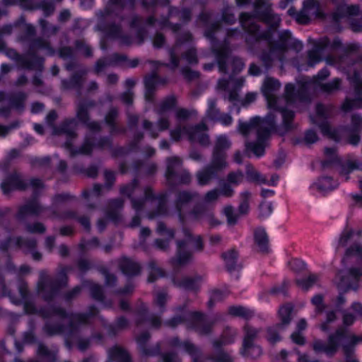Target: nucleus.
Here are the masks:
<instances>
[{
    "instance_id": "obj_1",
    "label": "nucleus",
    "mask_w": 362,
    "mask_h": 362,
    "mask_svg": "<svg viewBox=\"0 0 362 362\" xmlns=\"http://www.w3.org/2000/svg\"><path fill=\"white\" fill-rule=\"evenodd\" d=\"M279 88L280 83L277 80L273 78H267L263 83L262 92L267 98L269 107L281 112L283 117L281 127L283 128L284 132H286L294 128V124H293L294 113L292 111L281 108L279 106V103L281 99L277 98L274 93L278 90Z\"/></svg>"
},
{
    "instance_id": "obj_2",
    "label": "nucleus",
    "mask_w": 362,
    "mask_h": 362,
    "mask_svg": "<svg viewBox=\"0 0 362 362\" xmlns=\"http://www.w3.org/2000/svg\"><path fill=\"white\" fill-rule=\"evenodd\" d=\"M40 315L45 318H54L56 320L66 321L69 327L67 334L71 336L76 332L79 325L87 322L88 316L85 314H76L68 317L64 310L61 308L50 307L40 311Z\"/></svg>"
},
{
    "instance_id": "obj_3",
    "label": "nucleus",
    "mask_w": 362,
    "mask_h": 362,
    "mask_svg": "<svg viewBox=\"0 0 362 362\" xmlns=\"http://www.w3.org/2000/svg\"><path fill=\"white\" fill-rule=\"evenodd\" d=\"M346 332L344 328L340 327L328 337L327 342L320 339L313 340L311 345L313 351L316 354H325L329 356L335 355L341 345V339L346 336Z\"/></svg>"
},
{
    "instance_id": "obj_4",
    "label": "nucleus",
    "mask_w": 362,
    "mask_h": 362,
    "mask_svg": "<svg viewBox=\"0 0 362 362\" xmlns=\"http://www.w3.org/2000/svg\"><path fill=\"white\" fill-rule=\"evenodd\" d=\"M270 52L277 55L281 60L286 53L290 50L300 52L303 48L302 43L293 38L288 31L282 32L276 42H270Z\"/></svg>"
},
{
    "instance_id": "obj_5",
    "label": "nucleus",
    "mask_w": 362,
    "mask_h": 362,
    "mask_svg": "<svg viewBox=\"0 0 362 362\" xmlns=\"http://www.w3.org/2000/svg\"><path fill=\"white\" fill-rule=\"evenodd\" d=\"M200 199V194L196 191L180 190L175 194V208L177 213L180 221L185 223L189 216L188 208L193 202Z\"/></svg>"
},
{
    "instance_id": "obj_6",
    "label": "nucleus",
    "mask_w": 362,
    "mask_h": 362,
    "mask_svg": "<svg viewBox=\"0 0 362 362\" xmlns=\"http://www.w3.org/2000/svg\"><path fill=\"white\" fill-rule=\"evenodd\" d=\"M274 113H269L264 119L260 117H254L249 122H240L238 126L239 132L245 137H247L250 133L252 131L256 132L257 135V130L260 128L263 129H275L276 122Z\"/></svg>"
},
{
    "instance_id": "obj_7",
    "label": "nucleus",
    "mask_w": 362,
    "mask_h": 362,
    "mask_svg": "<svg viewBox=\"0 0 362 362\" xmlns=\"http://www.w3.org/2000/svg\"><path fill=\"white\" fill-rule=\"evenodd\" d=\"M244 338L243 342L242 354L251 359H256L262 354V349L259 346L254 344V340L258 337L259 329L249 324L243 327Z\"/></svg>"
},
{
    "instance_id": "obj_8",
    "label": "nucleus",
    "mask_w": 362,
    "mask_h": 362,
    "mask_svg": "<svg viewBox=\"0 0 362 362\" xmlns=\"http://www.w3.org/2000/svg\"><path fill=\"white\" fill-rule=\"evenodd\" d=\"M254 12L257 18L272 28H276L280 24L279 16L273 11L272 4L267 0H256Z\"/></svg>"
},
{
    "instance_id": "obj_9",
    "label": "nucleus",
    "mask_w": 362,
    "mask_h": 362,
    "mask_svg": "<svg viewBox=\"0 0 362 362\" xmlns=\"http://www.w3.org/2000/svg\"><path fill=\"white\" fill-rule=\"evenodd\" d=\"M139 180L134 179L132 182L123 185L119 187L120 194L131 199L132 206L136 211H141L145 206L144 199L136 198V192L139 189Z\"/></svg>"
},
{
    "instance_id": "obj_10",
    "label": "nucleus",
    "mask_w": 362,
    "mask_h": 362,
    "mask_svg": "<svg viewBox=\"0 0 362 362\" xmlns=\"http://www.w3.org/2000/svg\"><path fill=\"white\" fill-rule=\"evenodd\" d=\"M230 142L226 136H219L215 142L211 159L219 166H228L226 150L230 147Z\"/></svg>"
},
{
    "instance_id": "obj_11",
    "label": "nucleus",
    "mask_w": 362,
    "mask_h": 362,
    "mask_svg": "<svg viewBox=\"0 0 362 362\" xmlns=\"http://www.w3.org/2000/svg\"><path fill=\"white\" fill-rule=\"evenodd\" d=\"M227 166H219L211 159V163L199 170L196 174V179L199 185L204 186L209 185L218 173L226 168Z\"/></svg>"
},
{
    "instance_id": "obj_12",
    "label": "nucleus",
    "mask_w": 362,
    "mask_h": 362,
    "mask_svg": "<svg viewBox=\"0 0 362 362\" xmlns=\"http://www.w3.org/2000/svg\"><path fill=\"white\" fill-rule=\"evenodd\" d=\"M240 22L243 29L251 35H254L257 40H269L271 37L269 31L259 33V26L254 22V17L248 13H242L240 16Z\"/></svg>"
},
{
    "instance_id": "obj_13",
    "label": "nucleus",
    "mask_w": 362,
    "mask_h": 362,
    "mask_svg": "<svg viewBox=\"0 0 362 362\" xmlns=\"http://www.w3.org/2000/svg\"><path fill=\"white\" fill-rule=\"evenodd\" d=\"M274 129H263L260 128L257 130L256 141H246V150L251 151L255 156H260L264 154L266 142L269 139L271 132Z\"/></svg>"
},
{
    "instance_id": "obj_14",
    "label": "nucleus",
    "mask_w": 362,
    "mask_h": 362,
    "mask_svg": "<svg viewBox=\"0 0 362 362\" xmlns=\"http://www.w3.org/2000/svg\"><path fill=\"white\" fill-rule=\"evenodd\" d=\"M189 217L195 221L205 220L211 226H216L219 223L214 214L203 204H196L189 211Z\"/></svg>"
},
{
    "instance_id": "obj_15",
    "label": "nucleus",
    "mask_w": 362,
    "mask_h": 362,
    "mask_svg": "<svg viewBox=\"0 0 362 362\" xmlns=\"http://www.w3.org/2000/svg\"><path fill=\"white\" fill-rule=\"evenodd\" d=\"M207 130L208 128L205 124L189 127L187 129L188 139L192 142H197L203 146H208L211 141L209 136L206 133Z\"/></svg>"
},
{
    "instance_id": "obj_16",
    "label": "nucleus",
    "mask_w": 362,
    "mask_h": 362,
    "mask_svg": "<svg viewBox=\"0 0 362 362\" xmlns=\"http://www.w3.org/2000/svg\"><path fill=\"white\" fill-rule=\"evenodd\" d=\"M218 66L220 71L228 73V69H231V75L239 73L244 66L243 61L237 57H230L228 55H220L218 57Z\"/></svg>"
},
{
    "instance_id": "obj_17",
    "label": "nucleus",
    "mask_w": 362,
    "mask_h": 362,
    "mask_svg": "<svg viewBox=\"0 0 362 362\" xmlns=\"http://www.w3.org/2000/svg\"><path fill=\"white\" fill-rule=\"evenodd\" d=\"M177 243L176 256L171 259L174 268H179L187 265L192 259L191 252L187 250V243L182 240H178Z\"/></svg>"
},
{
    "instance_id": "obj_18",
    "label": "nucleus",
    "mask_w": 362,
    "mask_h": 362,
    "mask_svg": "<svg viewBox=\"0 0 362 362\" xmlns=\"http://www.w3.org/2000/svg\"><path fill=\"white\" fill-rule=\"evenodd\" d=\"M45 208L36 199L32 200L21 206L16 213V217L18 221H23L28 216H38Z\"/></svg>"
},
{
    "instance_id": "obj_19",
    "label": "nucleus",
    "mask_w": 362,
    "mask_h": 362,
    "mask_svg": "<svg viewBox=\"0 0 362 362\" xmlns=\"http://www.w3.org/2000/svg\"><path fill=\"white\" fill-rule=\"evenodd\" d=\"M168 80L165 78H160L156 72L145 78L146 93L145 97L147 100H152L156 88L159 86H165Z\"/></svg>"
},
{
    "instance_id": "obj_20",
    "label": "nucleus",
    "mask_w": 362,
    "mask_h": 362,
    "mask_svg": "<svg viewBox=\"0 0 362 362\" xmlns=\"http://www.w3.org/2000/svg\"><path fill=\"white\" fill-rule=\"evenodd\" d=\"M108 359L110 362H130L132 360L129 351L119 345L113 346L107 350Z\"/></svg>"
},
{
    "instance_id": "obj_21",
    "label": "nucleus",
    "mask_w": 362,
    "mask_h": 362,
    "mask_svg": "<svg viewBox=\"0 0 362 362\" xmlns=\"http://www.w3.org/2000/svg\"><path fill=\"white\" fill-rule=\"evenodd\" d=\"M182 161L178 157H170L167 159L165 177L169 184L175 182V178L182 170Z\"/></svg>"
},
{
    "instance_id": "obj_22",
    "label": "nucleus",
    "mask_w": 362,
    "mask_h": 362,
    "mask_svg": "<svg viewBox=\"0 0 362 362\" xmlns=\"http://www.w3.org/2000/svg\"><path fill=\"white\" fill-rule=\"evenodd\" d=\"M28 187V184L17 175L10 176L1 184V189L6 194L13 189L25 190Z\"/></svg>"
},
{
    "instance_id": "obj_23",
    "label": "nucleus",
    "mask_w": 362,
    "mask_h": 362,
    "mask_svg": "<svg viewBox=\"0 0 362 362\" xmlns=\"http://www.w3.org/2000/svg\"><path fill=\"white\" fill-rule=\"evenodd\" d=\"M118 265L123 274L133 276L140 274L141 267L140 264L127 257H122L118 260Z\"/></svg>"
},
{
    "instance_id": "obj_24",
    "label": "nucleus",
    "mask_w": 362,
    "mask_h": 362,
    "mask_svg": "<svg viewBox=\"0 0 362 362\" xmlns=\"http://www.w3.org/2000/svg\"><path fill=\"white\" fill-rule=\"evenodd\" d=\"M348 339L349 343L342 346V351L346 358L347 362H354V347L357 344L362 343V334H350Z\"/></svg>"
},
{
    "instance_id": "obj_25",
    "label": "nucleus",
    "mask_w": 362,
    "mask_h": 362,
    "mask_svg": "<svg viewBox=\"0 0 362 362\" xmlns=\"http://www.w3.org/2000/svg\"><path fill=\"white\" fill-rule=\"evenodd\" d=\"M201 281L199 276H175L173 279L174 285L187 290L197 291L199 289V282Z\"/></svg>"
},
{
    "instance_id": "obj_26",
    "label": "nucleus",
    "mask_w": 362,
    "mask_h": 362,
    "mask_svg": "<svg viewBox=\"0 0 362 362\" xmlns=\"http://www.w3.org/2000/svg\"><path fill=\"white\" fill-rule=\"evenodd\" d=\"M77 122L75 119L64 120L59 129H55L53 134L56 135L65 134L69 138L75 139L77 137L76 132Z\"/></svg>"
},
{
    "instance_id": "obj_27",
    "label": "nucleus",
    "mask_w": 362,
    "mask_h": 362,
    "mask_svg": "<svg viewBox=\"0 0 362 362\" xmlns=\"http://www.w3.org/2000/svg\"><path fill=\"white\" fill-rule=\"evenodd\" d=\"M358 13L359 8L358 6L341 4L333 13L332 16L335 21H338L342 18L356 16Z\"/></svg>"
},
{
    "instance_id": "obj_28",
    "label": "nucleus",
    "mask_w": 362,
    "mask_h": 362,
    "mask_svg": "<svg viewBox=\"0 0 362 362\" xmlns=\"http://www.w3.org/2000/svg\"><path fill=\"white\" fill-rule=\"evenodd\" d=\"M293 305L290 303L284 304L279 308V316L281 322L276 325V327L283 328L291 322L292 320L291 313L293 310Z\"/></svg>"
},
{
    "instance_id": "obj_29",
    "label": "nucleus",
    "mask_w": 362,
    "mask_h": 362,
    "mask_svg": "<svg viewBox=\"0 0 362 362\" xmlns=\"http://www.w3.org/2000/svg\"><path fill=\"white\" fill-rule=\"evenodd\" d=\"M95 103L93 101H80L77 104L76 107V117L77 119L83 124L87 123L90 119L88 109L91 107H93Z\"/></svg>"
},
{
    "instance_id": "obj_30",
    "label": "nucleus",
    "mask_w": 362,
    "mask_h": 362,
    "mask_svg": "<svg viewBox=\"0 0 362 362\" xmlns=\"http://www.w3.org/2000/svg\"><path fill=\"white\" fill-rule=\"evenodd\" d=\"M255 240L260 252H268L269 240L267 235L264 229L258 228L255 230Z\"/></svg>"
},
{
    "instance_id": "obj_31",
    "label": "nucleus",
    "mask_w": 362,
    "mask_h": 362,
    "mask_svg": "<svg viewBox=\"0 0 362 362\" xmlns=\"http://www.w3.org/2000/svg\"><path fill=\"white\" fill-rule=\"evenodd\" d=\"M302 10L310 19L320 16V4L316 0H307L304 2Z\"/></svg>"
},
{
    "instance_id": "obj_32",
    "label": "nucleus",
    "mask_w": 362,
    "mask_h": 362,
    "mask_svg": "<svg viewBox=\"0 0 362 362\" xmlns=\"http://www.w3.org/2000/svg\"><path fill=\"white\" fill-rule=\"evenodd\" d=\"M168 212L167 199L165 195L161 194L159 197L157 209L148 213L149 218H154L159 216L166 215Z\"/></svg>"
},
{
    "instance_id": "obj_33",
    "label": "nucleus",
    "mask_w": 362,
    "mask_h": 362,
    "mask_svg": "<svg viewBox=\"0 0 362 362\" xmlns=\"http://www.w3.org/2000/svg\"><path fill=\"white\" fill-rule=\"evenodd\" d=\"M123 206L124 201L122 199H115L111 200L108 205L107 216L114 221L118 220L119 218V214L117 211L118 209H121Z\"/></svg>"
},
{
    "instance_id": "obj_34",
    "label": "nucleus",
    "mask_w": 362,
    "mask_h": 362,
    "mask_svg": "<svg viewBox=\"0 0 362 362\" xmlns=\"http://www.w3.org/2000/svg\"><path fill=\"white\" fill-rule=\"evenodd\" d=\"M150 337V334L147 332H144L136 338V341L139 344L140 351L145 356H151L155 354L153 349L147 347L146 343Z\"/></svg>"
},
{
    "instance_id": "obj_35",
    "label": "nucleus",
    "mask_w": 362,
    "mask_h": 362,
    "mask_svg": "<svg viewBox=\"0 0 362 362\" xmlns=\"http://www.w3.org/2000/svg\"><path fill=\"white\" fill-rule=\"evenodd\" d=\"M182 233L184 235L183 240L186 242L187 245L189 243H194L196 250L200 251L203 249V242L201 236H194L191 230L186 228H183Z\"/></svg>"
},
{
    "instance_id": "obj_36",
    "label": "nucleus",
    "mask_w": 362,
    "mask_h": 362,
    "mask_svg": "<svg viewBox=\"0 0 362 362\" xmlns=\"http://www.w3.org/2000/svg\"><path fill=\"white\" fill-rule=\"evenodd\" d=\"M228 313L233 317H240L246 320L250 319L253 315L252 311L243 306H230Z\"/></svg>"
},
{
    "instance_id": "obj_37",
    "label": "nucleus",
    "mask_w": 362,
    "mask_h": 362,
    "mask_svg": "<svg viewBox=\"0 0 362 362\" xmlns=\"http://www.w3.org/2000/svg\"><path fill=\"white\" fill-rule=\"evenodd\" d=\"M177 103V98L174 95H170L165 98L157 107V112L162 115L164 112L174 107Z\"/></svg>"
},
{
    "instance_id": "obj_38",
    "label": "nucleus",
    "mask_w": 362,
    "mask_h": 362,
    "mask_svg": "<svg viewBox=\"0 0 362 362\" xmlns=\"http://www.w3.org/2000/svg\"><path fill=\"white\" fill-rule=\"evenodd\" d=\"M150 273L148 277V281L150 283L154 282L157 279L165 276V272L157 265L155 261L149 262Z\"/></svg>"
},
{
    "instance_id": "obj_39",
    "label": "nucleus",
    "mask_w": 362,
    "mask_h": 362,
    "mask_svg": "<svg viewBox=\"0 0 362 362\" xmlns=\"http://www.w3.org/2000/svg\"><path fill=\"white\" fill-rule=\"evenodd\" d=\"M246 175L247 178L252 182L257 184H262L267 182V179L260 175L254 168L250 165L246 166Z\"/></svg>"
},
{
    "instance_id": "obj_40",
    "label": "nucleus",
    "mask_w": 362,
    "mask_h": 362,
    "mask_svg": "<svg viewBox=\"0 0 362 362\" xmlns=\"http://www.w3.org/2000/svg\"><path fill=\"white\" fill-rule=\"evenodd\" d=\"M235 336V332L230 328L226 327L222 334L221 338L219 340L214 341L213 344L215 347H219L223 344L231 342Z\"/></svg>"
},
{
    "instance_id": "obj_41",
    "label": "nucleus",
    "mask_w": 362,
    "mask_h": 362,
    "mask_svg": "<svg viewBox=\"0 0 362 362\" xmlns=\"http://www.w3.org/2000/svg\"><path fill=\"white\" fill-rule=\"evenodd\" d=\"M16 244L18 247L25 248L28 250H34L37 245V242L35 238L23 239L21 237H17L15 239Z\"/></svg>"
},
{
    "instance_id": "obj_42",
    "label": "nucleus",
    "mask_w": 362,
    "mask_h": 362,
    "mask_svg": "<svg viewBox=\"0 0 362 362\" xmlns=\"http://www.w3.org/2000/svg\"><path fill=\"white\" fill-rule=\"evenodd\" d=\"M362 107V98L359 97L354 100L346 98L341 105V110L345 112H350L354 109Z\"/></svg>"
},
{
    "instance_id": "obj_43",
    "label": "nucleus",
    "mask_w": 362,
    "mask_h": 362,
    "mask_svg": "<svg viewBox=\"0 0 362 362\" xmlns=\"http://www.w3.org/2000/svg\"><path fill=\"white\" fill-rule=\"evenodd\" d=\"M359 164L356 160H349L343 163L341 166L339 173L348 179V175L354 170L359 168Z\"/></svg>"
},
{
    "instance_id": "obj_44",
    "label": "nucleus",
    "mask_w": 362,
    "mask_h": 362,
    "mask_svg": "<svg viewBox=\"0 0 362 362\" xmlns=\"http://www.w3.org/2000/svg\"><path fill=\"white\" fill-rule=\"evenodd\" d=\"M25 229L30 233L44 234L46 232V226L41 222L35 221L32 223H27Z\"/></svg>"
},
{
    "instance_id": "obj_45",
    "label": "nucleus",
    "mask_w": 362,
    "mask_h": 362,
    "mask_svg": "<svg viewBox=\"0 0 362 362\" xmlns=\"http://www.w3.org/2000/svg\"><path fill=\"white\" fill-rule=\"evenodd\" d=\"M318 280V276L315 274H310L307 278H303L296 280L297 285L304 290H308Z\"/></svg>"
},
{
    "instance_id": "obj_46",
    "label": "nucleus",
    "mask_w": 362,
    "mask_h": 362,
    "mask_svg": "<svg viewBox=\"0 0 362 362\" xmlns=\"http://www.w3.org/2000/svg\"><path fill=\"white\" fill-rule=\"evenodd\" d=\"M334 284L339 288L344 290V291H348L351 288V281L349 279L342 275L341 272H339L337 274L334 279Z\"/></svg>"
},
{
    "instance_id": "obj_47",
    "label": "nucleus",
    "mask_w": 362,
    "mask_h": 362,
    "mask_svg": "<svg viewBox=\"0 0 362 362\" xmlns=\"http://www.w3.org/2000/svg\"><path fill=\"white\" fill-rule=\"evenodd\" d=\"M93 144L92 141L86 138L84 140L83 144L81 145V146L75 151H71V155L75 156L77 154H83V155H90L91 152L93 151Z\"/></svg>"
},
{
    "instance_id": "obj_48",
    "label": "nucleus",
    "mask_w": 362,
    "mask_h": 362,
    "mask_svg": "<svg viewBox=\"0 0 362 362\" xmlns=\"http://www.w3.org/2000/svg\"><path fill=\"white\" fill-rule=\"evenodd\" d=\"M118 115V111L116 108H112L110 110L105 117L106 123L111 127V133L119 132L117 129L115 119Z\"/></svg>"
},
{
    "instance_id": "obj_49",
    "label": "nucleus",
    "mask_w": 362,
    "mask_h": 362,
    "mask_svg": "<svg viewBox=\"0 0 362 362\" xmlns=\"http://www.w3.org/2000/svg\"><path fill=\"white\" fill-rule=\"evenodd\" d=\"M223 257L225 259L226 267L228 270H232L235 268L237 252L234 250H230L228 252L223 254Z\"/></svg>"
},
{
    "instance_id": "obj_50",
    "label": "nucleus",
    "mask_w": 362,
    "mask_h": 362,
    "mask_svg": "<svg viewBox=\"0 0 362 362\" xmlns=\"http://www.w3.org/2000/svg\"><path fill=\"white\" fill-rule=\"evenodd\" d=\"M244 178L243 173L241 170L231 171L226 176V181L230 185H237L242 182Z\"/></svg>"
},
{
    "instance_id": "obj_51",
    "label": "nucleus",
    "mask_w": 362,
    "mask_h": 362,
    "mask_svg": "<svg viewBox=\"0 0 362 362\" xmlns=\"http://www.w3.org/2000/svg\"><path fill=\"white\" fill-rule=\"evenodd\" d=\"M219 190L218 189H213L208 191L203 197V202H197V204H203L206 206L207 204H211L216 202L219 198Z\"/></svg>"
},
{
    "instance_id": "obj_52",
    "label": "nucleus",
    "mask_w": 362,
    "mask_h": 362,
    "mask_svg": "<svg viewBox=\"0 0 362 362\" xmlns=\"http://www.w3.org/2000/svg\"><path fill=\"white\" fill-rule=\"evenodd\" d=\"M156 230L160 235L167 236L169 240H173L175 235V230L168 228L163 222L158 223Z\"/></svg>"
},
{
    "instance_id": "obj_53",
    "label": "nucleus",
    "mask_w": 362,
    "mask_h": 362,
    "mask_svg": "<svg viewBox=\"0 0 362 362\" xmlns=\"http://www.w3.org/2000/svg\"><path fill=\"white\" fill-rule=\"evenodd\" d=\"M241 203L239 206L238 210L240 214H246L249 211V200L251 197V194L249 192H244L240 194Z\"/></svg>"
},
{
    "instance_id": "obj_54",
    "label": "nucleus",
    "mask_w": 362,
    "mask_h": 362,
    "mask_svg": "<svg viewBox=\"0 0 362 362\" xmlns=\"http://www.w3.org/2000/svg\"><path fill=\"white\" fill-rule=\"evenodd\" d=\"M317 189L321 192H327L334 189V185L330 177H322L317 183Z\"/></svg>"
},
{
    "instance_id": "obj_55",
    "label": "nucleus",
    "mask_w": 362,
    "mask_h": 362,
    "mask_svg": "<svg viewBox=\"0 0 362 362\" xmlns=\"http://www.w3.org/2000/svg\"><path fill=\"white\" fill-rule=\"evenodd\" d=\"M333 107L332 105L325 106L322 104H318L316 106L317 115L319 117L326 119L332 116Z\"/></svg>"
},
{
    "instance_id": "obj_56",
    "label": "nucleus",
    "mask_w": 362,
    "mask_h": 362,
    "mask_svg": "<svg viewBox=\"0 0 362 362\" xmlns=\"http://www.w3.org/2000/svg\"><path fill=\"white\" fill-rule=\"evenodd\" d=\"M320 128L321 129L322 133L328 136L330 139L334 140H337L339 139V135L337 132L332 129L329 124L327 122H323L320 124Z\"/></svg>"
},
{
    "instance_id": "obj_57",
    "label": "nucleus",
    "mask_w": 362,
    "mask_h": 362,
    "mask_svg": "<svg viewBox=\"0 0 362 362\" xmlns=\"http://www.w3.org/2000/svg\"><path fill=\"white\" fill-rule=\"evenodd\" d=\"M179 45L176 44L170 50V67L173 69H175L178 67L180 64V59L177 57V49L178 48ZM163 65L165 66H168L169 64H163Z\"/></svg>"
},
{
    "instance_id": "obj_58",
    "label": "nucleus",
    "mask_w": 362,
    "mask_h": 362,
    "mask_svg": "<svg viewBox=\"0 0 362 362\" xmlns=\"http://www.w3.org/2000/svg\"><path fill=\"white\" fill-rule=\"evenodd\" d=\"M191 182V176L189 172L182 169L177 177L175 178V181L173 183H170L171 185H175L177 184H185L187 185Z\"/></svg>"
},
{
    "instance_id": "obj_59",
    "label": "nucleus",
    "mask_w": 362,
    "mask_h": 362,
    "mask_svg": "<svg viewBox=\"0 0 362 362\" xmlns=\"http://www.w3.org/2000/svg\"><path fill=\"white\" fill-rule=\"evenodd\" d=\"M38 354L45 357V359L48 361H55L57 360L56 352L53 351L49 350L46 346L43 345H39L38 347Z\"/></svg>"
},
{
    "instance_id": "obj_60",
    "label": "nucleus",
    "mask_w": 362,
    "mask_h": 362,
    "mask_svg": "<svg viewBox=\"0 0 362 362\" xmlns=\"http://www.w3.org/2000/svg\"><path fill=\"white\" fill-rule=\"evenodd\" d=\"M50 218H57L62 220H70V219H76L77 214L76 212L72 210H69L62 212L60 214H57L56 212L53 211L49 216Z\"/></svg>"
},
{
    "instance_id": "obj_61",
    "label": "nucleus",
    "mask_w": 362,
    "mask_h": 362,
    "mask_svg": "<svg viewBox=\"0 0 362 362\" xmlns=\"http://www.w3.org/2000/svg\"><path fill=\"white\" fill-rule=\"evenodd\" d=\"M340 84L341 80L339 78H335L329 83L322 84L321 88L327 93H332L339 89Z\"/></svg>"
},
{
    "instance_id": "obj_62",
    "label": "nucleus",
    "mask_w": 362,
    "mask_h": 362,
    "mask_svg": "<svg viewBox=\"0 0 362 362\" xmlns=\"http://www.w3.org/2000/svg\"><path fill=\"white\" fill-rule=\"evenodd\" d=\"M215 321L206 323H199L196 325L197 331L202 335H206L211 332Z\"/></svg>"
},
{
    "instance_id": "obj_63",
    "label": "nucleus",
    "mask_w": 362,
    "mask_h": 362,
    "mask_svg": "<svg viewBox=\"0 0 362 362\" xmlns=\"http://www.w3.org/2000/svg\"><path fill=\"white\" fill-rule=\"evenodd\" d=\"M126 60H127V57L126 55L115 53L109 57V64H111L112 66L121 64L124 66Z\"/></svg>"
},
{
    "instance_id": "obj_64",
    "label": "nucleus",
    "mask_w": 362,
    "mask_h": 362,
    "mask_svg": "<svg viewBox=\"0 0 362 362\" xmlns=\"http://www.w3.org/2000/svg\"><path fill=\"white\" fill-rule=\"evenodd\" d=\"M272 211V204L263 202L259 205V217L261 218H267Z\"/></svg>"
}]
</instances>
